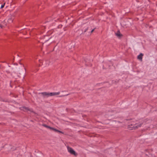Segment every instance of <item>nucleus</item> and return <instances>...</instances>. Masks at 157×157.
Returning a JSON list of instances; mask_svg holds the SVG:
<instances>
[{"label":"nucleus","instance_id":"f257e3e1","mask_svg":"<svg viewBox=\"0 0 157 157\" xmlns=\"http://www.w3.org/2000/svg\"><path fill=\"white\" fill-rule=\"evenodd\" d=\"M60 94V92H51L48 93L47 92H44L39 93V94H41L44 97H48L49 96H52L56 95H59Z\"/></svg>","mask_w":157,"mask_h":157},{"label":"nucleus","instance_id":"f03ea898","mask_svg":"<svg viewBox=\"0 0 157 157\" xmlns=\"http://www.w3.org/2000/svg\"><path fill=\"white\" fill-rule=\"evenodd\" d=\"M142 124L141 123H136L135 124H131L130 127L132 128V129H137L138 128L140 127Z\"/></svg>","mask_w":157,"mask_h":157},{"label":"nucleus","instance_id":"7ed1b4c3","mask_svg":"<svg viewBox=\"0 0 157 157\" xmlns=\"http://www.w3.org/2000/svg\"><path fill=\"white\" fill-rule=\"evenodd\" d=\"M67 149L68 151L70 154L73 155L75 156H76L77 155V154L71 147H67Z\"/></svg>","mask_w":157,"mask_h":157},{"label":"nucleus","instance_id":"20e7f679","mask_svg":"<svg viewBox=\"0 0 157 157\" xmlns=\"http://www.w3.org/2000/svg\"><path fill=\"white\" fill-rule=\"evenodd\" d=\"M143 56V55L142 53H140V55H139L138 56H137L138 59H139L141 61L142 60V56Z\"/></svg>","mask_w":157,"mask_h":157},{"label":"nucleus","instance_id":"39448f33","mask_svg":"<svg viewBox=\"0 0 157 157\" xmlns=\"http://www.w3.org/2000/svg\"><path fill=\"white\" fill-rule=\"evenodd\" d=\"M51 129L53 130V131H55V132H59L60 133H63L62 132H61V131H59L58 130H57L56 129L53 128H52V127L51 128Z\"/></svg>","mask_w":157,"mask_h":157},{"label":"nucleus","instance_id":"423d86ee","mask_svg":"<svg viewBox=\"0 0 157 157\" xmlns=\"http://www.w3.org/2000/svg\"><path fill=\"white\" fill-rule=\"evenodd\" d=\"M7 21L9 23H12L13 22V19L11 17H9Z\"/></svg>","mask_w":157,"mask_h":157},{"label":"nucleus","instance_id":"0eeeda50","mask_svg":"<svg viewBox=\"0 0 157 157\" xmlns=\"http://www.w3.org/2000/svg\"><path fill=\"white\" fill-rule=\"evenodd\" d=\"M116 35L117 36L119 37H120L121 36V34L119 31H118L116 33Z\"/></svg>","mask_w":157,"mask_h":157},{"label":"nucleus","instance_id":"6e6552de","mask_svg":"<svg viewBox=\"0 0 157 157\" xmlns=\"http://www.w3.org/2000/svg\"><path fill=\"white\" fill-rule=\"evenodd\" d=\"M43 125L44 126V127H46V128H50V129H51V127L49 126H48V125H47L46 124H44Z\"/></svg>","mask_w":157,"mask_h":157},{"label":"nucleus","instance_id":"1a4fd4ad","mask_svg":"<svg viewBox=\"0 0 157 157\" xmlns=\"http://www.w3.org/2000/svg\"><path fill=\"white\" fill-rule=\"evenodd\" d=\"M23 108L24 109H25L26 110H27L30 111H32L31 109H29V108L28 107H23Z\"/></svg>","mask_w":157,"mask_h":157},{"label":"nucleus","instance_id":"9d476101","mask_svg":"<svg viewBox=\"0 0 157 157\" xmlns=\"http://www.w3.org/2000/svg\"><path fill=\"white\" fill-rule=\"evenodd\" d=\"M5 5V3H4L3 4H2L1 6V8H2Z\"/></svg>","mask_w":157,"mask_h":157},{"label":"nucleus","instance_id":"9b49d317","mask_svg":"<svg viewBox=\"0 0 157 157\" xmlns=\"http://www.w3.org/2000/svg\"><path fill=\"white\" fill-rule=\"evenodd\" d=\"M69 95V94H67L64 95H60L59 96V97H61L63 96H67V95Z\"/></svg>","mask_w":157,"mask_h":157},{"label":"nucleus","instance_id":"f8f14e48","mask_svg":"<svg viewBox=\"0 0 157 157\" xmlns=\"http://www.w3.org/2000/svg\"><path fill=\"white\" fill-rule=\"evenodd\" d=\"M95 29V28H94V29H93L91 30V33H93V32L94 31V29Z\"/></svg>","mask_w":157,"mask_h":157},{"label":"nucleus","instance_id":"ddd939ff","mask_svg":"<svg viewBox=\"0 0 157 157\" xmlns=\"http://www.w3.org/2000/svg\"><path fill=\"white\" fill-rule=\"evenodd\" d=\"M62 26V25H59L58 26V28H60Z\"/></svg>","mask_w":157,"mask_h":157},{"label":"nucleus","instance_id":"4468645a","mask_svg":"<svg viewBox=\"0 0 157 157\" xmlns=\"http://www.w3.org/2000/svg\"><path fill=\"white\" fill-rule=\"evenodd\" d=\"M3 26H2L0 24V27L1 28H3Z\"/></svg>","mask_w":157,"mask_h":157},{"label":"nucleus","instance_id":"2eb2a0df","mask_svg":"<svg viewBox=\"0 0 157 157\" xmlns=\"http://www.w3.org/2000/svg\"><path fill=\"white\" fill-rule=\"evenodd\" d=\"M25 70L26 71V69L25 68Z\"/></svg>","mask_w":157,"mask_h":157}]
</instances>
